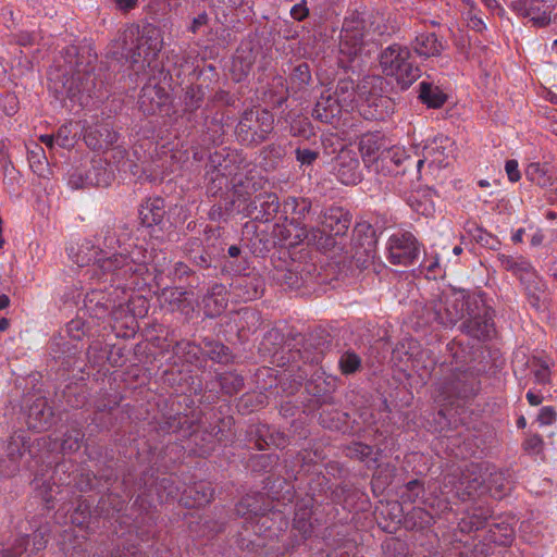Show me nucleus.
Wrapping results in <instances>:
<instances>
[{
  "label": "nucleus",
  "mask_w": 557,
  "mask_h": 557,
  "mask_svg": "<svg viewBox=\"0 0 557 557\" xmlns=\"http://www.w3.org/2000/svg\"><path fill=\"white\" fill-rule=\"evenodd\" d=\"M63 63H55L48 72V87L60 101L69 100L72 108L87 106L92 97H101L102 81L94 73L98 55L91 44L82 40L61 50Z\"/></svg>",
  "instance_id": "f257e3e1"
},
{
  "label": "nucleus",
  "mask_w": 557,
  "mask_h": 557,
  "mask_svg": "<svg viewBox=\"0 0 557 557\" xmlns=\"http://www.w3.org/2000/svg\"><path fill=\"white\" fill-rule=\"evenodd\" d=\"M352 215L343 207L332 206L321 210L318 223L321 227L302 228L295 234V243H306L320 251H329L345 245V239L351 225Z\"/></svg>",
  "instance_id": "f03ea898"
},
{
  "label": "nucleus",
  "mask_w": 557,
  "mask_h": 557,
  "mask_svg": "<svg viewBox=\"0 0 557 557\" xmlns=\"http://www.w3.org/2000/svg\"><path fill=\"white\" fill-rule=\"evenodd\" d=\"M50 479L53 480V485L72 486L76 492L83 494L109 491L117 476L112 469L95 473L73 460H62L55 463Z\"/></svg>",
  "instance_id": "7ed1b4c3"
},
{
  "label": "nucleus",
  "mask_w": 557,
  "mask_h": 557,
  "mask_svg": "<svg viewBox=\"0 0 557 557\" xmlns=\"http://www.w3.org/2000/svg\"><path fill=\"white\" fill-rule=\"evenodd\" d=\"M150 255L143 247H135L128 253H114L98 261L103 275L109 276L112 284L119 287L134 276L144 277L148 273Z\"/></svg>",
  "instance_id": "20e7f679"
},
{
  "label": "nucleus",
  "mask_w": 557,
  "mask_h": 557,
  "mask_svg": "<svg viewBox=\"0 0 557 557\" xmlns=\"http://www.w3.org/2000/svg\"><path fill=\"white\" fill-rule=\"evenodd\" d=\"M111 285L114 286L112 283ZM125 284L121 287L115 284L112 292L92 289L85 296V308L97 319L106 318L115 309L121 308L124 304L127 305L128 310L132 311L133 314H145L148 309L147 299L143 296H132L128 299H125L124 297H121V295H125Z\"/></svg>",
  "instance_id": "39448f33"
},
{
  "label": "nucleus",
  "mask_w": 557,
  "mask_h": 557,
  "mask_svg": "<svg viewBox=\"0 0 557 557\" xmlns=\"http://www.w3.org/2000/svg\"><path fill=\"white\" fill-rule=\"evenodd\" d=\"M387 82L380 75H366L360 79L359 102L361 116L369 121H384L393 111V101L385 95Z\"/></svg>",
  "instance_id": "423d86ee"
},
{
  "label": "nucleus",
  "mask_w": 557,
  "mask_h": 557,
  "mask_svg": "<svg viewBox=\"0 0 557 557\" xmlns=\"http://www.w3.org/2000/svg\"><path fill=\"white\" fill-rule=\"evenodd\" d=\"M124 502L113 494L102 495L97 506L92 509V504L83 495H77L75 498V506H67L62 503L60 509L70 513V521L75 527L86 530L90 523L97 521L101 517H110L114 511L119 512L123 508Z\"/></svg>",
  "instance_id": "0eeeda50"
},
{
  "label": "nucleus",
  "mask_w": 557,
  "mask_h": 557,
  "mask_svg": "<svg viewBox=\"0 0 557 557\" xmlns=\"http://www.w3.org/2000/svg\"><path fill=\"white\" fill-rule=\"evenodd\" d=\"M380 66L386 76L395 78L400 89H408L418 79V66L407 47L394 44L380 53Z\"/></svg>",
  "instance_id": "6e6552de"
},
{
  "label": "nucleus",
  "mask_w": 557,
  "mask_h": 557,
  "mask_svg": "<svg viewBox=\"0 0 557 557\" xmlns=\"http://www.w3.org/2000/svg\"><path fill=\"white\" fill-rule=\"evenodd\" d=\"M274 129V116L265 109H247L235 127L237 141L243 146L256 148L264 143Z\"/></svg>",
  "instance_id": "1a4fd4ad"
},
{
  "label": "nucleus",
  "mask_w": 557,
  "mask_h": 557,
  "mask_svg": "<svg viewBox=\"0 0 557 557\" xmlns=\"http://www.w3.org/2000/svg\"><path fill=\"white\" fill-rule=\"evenodd\" d=\"M486 478L479 463H470L465 469H456L444 478L445 487L461 500L479 495L485 490Z\"/></svg>",
  "instance_id": "9d476101"
},
{
  "label": "nucleus",
  "mask_w": 557,
  "mask_h": 557,
  "mask_svg": "<svg viewBox=\"0 0 557 557\" xmlns=\"http://www.w3.org/2000/svg\"><path fill=\"white\" fill-rule=\"evenodd\" d=\"M370 27H366V21L360 17L345 18L341 32L339 51L347 55L349 60H354L360 53L361 47L367 37L371 35Z\"/></svg>",
  "instance_id": "9b49d317"
},
{
  "label": "nucleus",
  "mask_w": 557,
  "mask_h": 557,
  "mask_svg": "<svg viewBox=\"0 0 557 557\" xmlns=\"http://www.w3.org/2000/svg\"><path fill=\"white\" fill-rule=\"evenodd\" d=\"M172 96L159 84H146L138 96V110L145 116L170 115L172 110Z\"/></svg>",
  "instance_id": "f8f14e48"
},
{
  "label": "nucleus",
  "mask_w": 557,
  "mask_h": 557,
  "mask_svg": "<svg viewBox=\"0 0 557 557\" xmlns=\"http://www.w3.org/2000/svg\"><path fill=\"white\" fill-rule=\"evenodd\" d=\"M470 307V298L465 295L456 299L451 307H446L441 299L434 300L431 306L423 309V318L426 322L436 321L444 326L455 325L467 315V308Z\"/></svg>",
  "instance_id": "ddd939ff"
},
{
  "label": "nucleus",
  "mask_w": 557,
  "mask_h": 557,
  "mask_svg": "<svg viewBox=\"0 0 557 557\" xmlns=\"http://www.w3.org/2000/svg\"><path fill=\"white\" fill-rule=\"evenodd\" d=\"M301 348L298 351L301 354L304 363L319 364L324 355L332 348V336L324 329H315L305 336L299 335Z\"/></svg>",
  "instance_id": "4468645a"
},
{
  "label": "nucleus",
  "mask_w": 557,
  "mask_h": 557,
  "mask_svg": "<svg viewBox=\"0 0 557 557\" xmlns=\"http://www.w3.org/2000/svg\"><path fill=\"white\" fill-rule=\"evenodd\" d=\"M325 373L318 371L311 375L306 383L305 391L311 396L312 408H322L336 405L334 393L336 391V377L325 376Z\"/></svg>",
  "instance_id": "2eb2a0df"
},
{
  "label": "nucleus",
  "mask_w": 557,
  "mask_h": 557,
  "mask_svg": "<svg viewBox=\"0 0 557 557\" xmlns=\"http://www.w3.org/2000/svg\"><path fill=\"white\" fill-rule=\"evenodd\" d=\"M264 287V278L255 270L234 273L230 284L231 292L244 302L260 298Z\"/></svg>",
  "instance_id": "dca6fc26"
},
{
  "label": "nucleus",
  "mask_w": 557,
  "mask_h": 557,
  "mask_svg": "<svg viewBox=\"0 0 557 557\" xmlns=\"http://www.w3.org/2000/svg\"><path fill=\"white\" fill-rule=\"evenodd\" d=\"M377 238L374 228L368 222L357 223L352 231L351 248L354 258L361 263L376 257Z\"/></svg>",
  "instance_id": "f3484780"
},
{
  "label": "nucleus",
  "mask_w": 557,
  "mask_h": 557,
  "mask_svg": "<svg viewBox=\"0 0 557 557\" xmlns=\"http://www.w3.org/2000/svg\"><path fill=\"white\" fill-rule=\"evenodd\" d=\"M49 354L55 363L59 364V370L70 372L75 368L83 370L79 354L81 349L77 344H73L66 337L59 335L54 336L49 343Z\"/></svg>",
  "instance_id": "a211bd4d"
},
{
  "label": "nucleus",
  "mask_w": 557,
  "mask_h": 557,
  "mask_svg": "<svg viewBox=\"0 0 557 557\" xmlns=\"http://www.w3.org/2000/svg\"><path fill=\"white\" fill-rule=\"evenodd\" d=\"M30 444L22 433H14L10 436L4 446V458L0 459V475L13 476L20 470V461L26 450H29Z\"/></svg>",
  "instance_id": "6ab92c4d"
},
{
  "label": "nucleus",
  "mask_w": 557,
  "mask_h": 557,
  "mask_svg": "<svg viewBox=\"0 0 557 557\" xmlns=\"http://www.w3.org/2000/svg\"><path fill=\"white\" fill-rule=\"evenodd\" d=\"M280 200L274 193L258 194L251 199L246 208L245 214L252 221L269 223L280 211Z\"/></svg>",
  "instance_id": "aec40b11"
},
{
  "label": "nucleus",
  "mask_w": 557,
  "mask_h": 557,
  "mask_svg": "<svg viewBox=\"0 0 557 557\" xmlns=\"http://www.w3.org/2000/svg\"><path fill=\"white\" fill-rule=\"evenodd\" d=\"M407 163L412 166L413 160L403 148L388 147V149H383V152H381L379 160H375L372 169L384 176L399 175L405 174V164Z\"/></svg>",
  "instance_id": "412c9836"
},
{
  "label": "nucleus",
  "mask_w": 557,
  "mask_h": 557,
  "mask_svg": "<svg viewBox=\"0 0 557 557\" xmlns=\"http://www.w3.org/2000/svg\"><path fill=\"white\" fill-rule=\"evenodd\" d=\"M312 513L313 498H304L297 502L293 520V532H297L298 534H294L295 539L288 544V547L290 546L292 549L299 546L311 536L313 532V523L311 521Z\"/></svg>",
  "instance_id": "4be33fe9"
},
{
  "label": "nucleus",
  "mask_w": 557,
  "mask_h": 557,
  "mask_svg": "<svg viewBox=\"0 0 557 557\" xmlns=\"http://www.w3.org/2000/svg\"><path fill=\"white\" fill-rule=\"evenodd\" d=\"M389 260L393 264L408 265L417 257L416 237L410 232H398L389 238Z\"/></svg>",
  "instance_id": "5701e85b"
},
{
  "label": "nucleus",
  "mask_w": 557,
  "mask_h": 557,
  "mask_svg": "<svg viewBox=\"0 0 557 557\" xmlns=\"http://www.w3.org/2000/svg\"><path fill=\"white\" fill-rule=\"evenodd\" d=\"M508 5L536 26H546L550 22L553 7L549 0H516Z\"/></svg>",
  "instance_id": "b1692460"
},
{
  "label": "nucleus",
  "mask_w": 557,
  "mask_h": 557,
  "mask_svg": "<svg viewBox=\"0 0 557 557\" xmlns=\"http://www.w3.org/2000/svg\"><path fill=\"white\" fill-rule=\"evenodd\" d=\"M282 212L285 221H289V225L295 226L296 234H300L302 228H307L306 221L310 220L315 208L309 198L288 197L283 202Z\"/></svg>",
  "instance_id": "393cba45"
},
{
  "label": "nucleus",
  "mask_w": 557,
  "mask_h": 557,
  "mask_svg": "<svg viewBox=\"0 0 557 557\" xmlns=\"http://www.w3.org/2000/svg\"><path fill=\"white\" fill-rule=\"evenodd\" d=\"M57 422V416L46 397H37L27 408L26 424L29 430L42 432Z\"/></svg>",
  "instance_id": "a878e982"
},
{
  "label": "nucleus",
  "mask_w": 557,
  "mask_h": 557,
  "mask_svg": "<svg viewBox=\"0 0 557 557\" xmlns=\"http://www.w3.org/2000/svg\"><path fill=\"white\" fill-rule=\"evenodd\" d=\"M119 138L113 125L108 121H100L85 128L84 140L88 148L103 151L113 146Z\"/></svg>",
  "instance_id": "bb28decb"
},
{
  "label": "nucleus",
  "mask_w": 557,
  "mask_h": 557,
  "mask_svg": "<svg viewBox=\"0 0 557 557\" xmlns=\"http://www.w3.org/2000/svg\"><path fill=\"white\" fill-rule=\"evenodd\" d=\"M259 48L252 41H243L233 57L231 75L233 81L243 82L252 71Z\"/></svg>",
  "instance_id": "cd10ccee"
},
{
  "label": "nucleus",
  "mask_w": 557,
  "mask_h": 557,
  "mask_svg": "<svg viewBox=\"0 0 557 557\" xmlns=\"http://www.w3.org/2000/svg\"><path fill=\"white\" fill-rule=\"evenodd\" d=\"M138 215L144 227L153 228L158 226L162 231L168 221L164 198L160 196L146 198L138 208Z\"/></svg>",
  "instance_id": "c85d7f7f"
},
{
  "label": "nucleus",
  "mask_w": 557,
  "mask_h": 557,
  "mask_svg": "<svg viewBox=\"0 0 557 557\" xmlns=\"http://www.w3.org/2000/svg\"><path fill=\"white\" fill-rule=\"evenodd\" d=\"M160 297L172 311H177L187 319L193 317L196 300L191 289L177 286L164 287L161 290Z\"/></svg>",
  "instance_id": "c756f323"
},
{
  "label": "nucleus",
  "mask_w": 557,
  "mask_h": 557,
  "mask_svg": "<svg viewBox=\"0 0 557 557\" xmlns=\"http://www.w3.org/2000/svg\"><path fill=\"white\" fill-rule=\"evenodd\" d=\"M337 178L345 185H356L361 180L360 163L355 152L342 149L335 160Z\"/></svg>",
  "instance_id": "7c9ffc66"
},
{
  "label": "nucleus",
  "mask_w": 557,
  "mask_h": 557,
  "mask_svg": "<svg viewBox=\"0 0 557 557\" xmlns=\"http://www.w3.org/2000/svg\"><path fill=\"white\" fill-rule=\"evenodd\" d=\"M270 518L268 516L260 517L257 522H245L244 532H239L236 543L243 550L258 553L265 546L263 537L260 536L259 531L262 528L270 529Z\"/></svg>",
  "instance_id": "2f4dec72"
},
{
  "label": "nucleus",
  "mask_w": 557,
  "mask_h": 557,
  "mask_svg": "<svg viewBox=\"0 0 557 557\" xmlns=\"http://www.w3.org/2000/svg\"><path fill=\"white\" fill-rule=\"evenodd\" d=\"M194 425L195 421L189 419L187 414H163L156 420L154 430L161 436L168 434H181L182 437H188L194 432Z\"/></svg>",
  "instance_id": "473e14b6"
},
{
  "label": "nucleus",
  "mask_w": 557,
  "mask_h": 557,
  "mask_svg": "<svg viewBox=\"0 0 557 557\" xmlns=\"http://www.w3.org/2000/svg\"><path fill=\"white\" fill-rule=\"evenodd\" d=\"M244 161L245 159L240 151L222 148L209 154L205 169L230 176Z\"/></svg>",
  "instance_id": "72a5a7b5"
},
{
  "label": "nucleus",
  "mask_w": 557,
  "mask_h": 557,
  "mask_svg": "<svg viewBox=\"0 0 557 557\" xmlns=\"http://www.w3.org/2000/svg\"><path fill=\"white\" fill-rule=\"evenodd\" d=\"M273 236L265 231L256 232L255 236L249 239L250 251L258 257H264L276 246L275 237L281 240H287L292 237L289 228L281 227L275 224L273 227Z\"/></svg>",
  "instance_id": "f704fd0d"
},
{
  "label": "nucleus",
  "mask_w": 557,
  "mask_h": 557,
  "mask_svg": "<svg viewBox=\"0 0 557 557\" xmlns=\"http://www.w3.org/2000/svg\"><path fill=\"white\" fill-rule=\"evenodd\" d=\"M344 110L345 108L326 90L317 100L312 110V117L325 124H334L339 121Z\"/></svg>",
  "instance_id": "c9c22d12"
},
{
  "label": "nucleus",
  "mask_w": 557,
  "mask_h": 557,
  "mask_svg": "<svg viewBox=\"0 0 557 557\" xmlns=\"http://www.w3.org/2000/svg\"><path fill=\"white\" fill-rule=\"evenodd\" d=\"M388 145L385 136L380 132L363 134L359 140V151L363 162L372 168L383 149H388Z\"/></svg>",
  "instance_id": "e433bc0d"
},
{
  "label": "nucleus",
  "mask_w": 557,
  "mask_h": 557,
  "mask_svg": "<svg viewBox=\"0 0 557 557\" xmlns=\"http://www.w3.org/2000/svg\"><path fill=\"white\" fill-rule=\"evenodd\" d=\"M227 288L222 283H214L202 296L203 313L207 318L219 317L227 307Z\"/></svg>",
  "instance_id": "4c0bfd02"
},
{
  "label": "nucleus",
  "mask_w": 557,
  "mask_h": 557,
  "mask_svg": "<svg viewBox=\"0 0 557 557\" xmlns=\"http://www.w3.org/2000/svg\"><path fill=\"white\" fill-rule=\"evenodd\" d=\"M449 145V138L444 135H437L432 140H428L423 146V159H420V169L425 161H429L430 165L446 166L448 164L447 148Z\"/></svg>",
  "instance_id": "58836bf2"
},
{
  "label": "nucleus",
  "mask_w": 557,
  "mask_h": 557,
  "mask_svg": "<svg viewBox=\"0 0 557 557\" xmlns=\"http://www.w3.org/2000/svg\"><path fill=\"white\" fill-rule=\"evenodd\" d=\"M461 330L476 339L490 338L493 332L492 319L486 313L481 315L480 313L474 314L470 307L467 308V315L461 324Z\"/></svg>",
  "instance_id": "ea45409f"
},
{
  "label": "nucleus",
  "mask_w": 557,
  "mask_h": 557,
  "mask_svg": "<svg viewBox=\"0 0 557 557\" xmlns=\"http://www.w3.org/2000/svg\"><path fill=\"white\" fill-rule=\"evenodd\" d=\"M206 100V88L200 84H190L183 89L181 97L182 114L191 121L195 113L202 107Z\"/></svg>",
  "instance_id": "a19ab883"
},
{
  "label": "nucleus",
  "mask_w": 557,
  "mask_h": 557,
  "mask_svg": "<svg viewBox=\"0 0 557 557\" xmlns=\"http://www.w3.org/2000/svg\"><path fill=\"white\" fill-rule=\"evenodd\" d=\"M359 86L355 84L351 77H343L337 81L335 90L331 94L346 111L354 108L355 102H359Z\"/></svg>",
  "instance_id": "79ce46f5"
},
{
  "label": "nucleus",
  "mask_w": 557,
  "mask_h": 557,
  "mask_svg": "<svg viewBox=\"0 0 557 557\" xmlns=\"http://www.w3.org/2000/svg\"><path fill=\"white\" fill-rule=\"evenodd\" d=\"M203 358L215 363L227 366L234 361V354L231 348L220 341L210 337L202 338Z\"/></svg>",
  "instance_id": "37998d69"
},
{
  "label": "nucleus",
  "mask_w": 557,
  "mask_h": 557,
  "mask_svg": "<svg viewBox=\"0 0 557 557\" xmlns=\"http://www.w3.org/2000/svg\"><path fill=\"white\" fill-rule=\"evenodd\" d=\"M525 177L533 184L549 190L557 189V180L547 163L533 162L525 169Z\"/></svg>",
  "instance_id": "c03bdc74"
},
{
  "label": "nucleus",
  "mask_w": 557,
  "mask_h": 557,
  "mask_svg": "<svg viewBox=\"0 0 557 557\" xmlns=\"http://www.w3.org/2000/svg\"><path fill=\"white\" fill-rule=\"evenodd\" d=\"M231 183L234 195L244 201H247L251 195L261 188L260 183L256 180V175L251 171L247 173H235Z\"/></svg>",
  "instance_id": "a18cd8bd"
},
{
  "label": "nucleus",
  "mask_w": 557,
  "mask_h": 557,
  "mask_svg": "<svg viewBox=\"0 0 557 557\" xmlns=\"http://www.w3.org/2000/svg\"><path fill=\"white\" fill-rule=\"evenodd\" d=\"M172 350L176 357L196 367L202 366L205 362L202 342L196 344L195 342L183 339L176 342Z\"/></svg>",
  "instance_id": "49530a36"
},
{
  "label": "nucleus",
  "mask_w": 557,
  "mask_h": 557,
  "mask_svg": "<svg viewBox=\"0 0 557 557\" xmlns=\"http://www.w3.org/2000/svg\"><path fill=\"white\" fill-rule=\"evenodd\" d=\"M448 100V95L431 82H420V103L428 109H441Z\"/></svg>",
  "instance_id": "de8ad7c7"
},
{
  "label": "nucleus",
  "mask_w": 557,
  "mask_h": 557,
  "mask_svg": "<svg viewBox=\"0 0 557 557\" xmlns=\"http://www.w3.org/2000/svg\"><path fill=\"white\" fill-rule=\"evenodd\" d=\"M36 495L41 498L45 507L50 510L53 509L57 503L60 500L57 498L58 494H61L58 485L51 484L49 480L39 478L37 474L30 482Z\"/></svg>",
  "instance_id": "09e8293b"
},
{
  "label": "nucleus",
  "mask_w": 557,
  "mask_h": 557,
  "mask_svg": "<svg viewBox=\"0 0 557 557\" xmlns=\"http://www.w3.org/2000/svg\"><path fill=\"white\" fill-rule=\"evenodd\" d=\"M47 545L46 533L41 530L35 531L32 535H25L16 540L13 557H20L24 552L35 554Z\"/></svg>",
  "instance_id": "8fccbe9b"
},
{
  "label": "nucleus",
  "mask_w": 557,
  "mask_h": 557,
  "mask_svg": "<svg viewBox=\"0 0 557 557\" xmlns=\"http://www.w3.org/2000/svg\"><path fill=\"white\" fill-rule=\"evenodd\" d=\"M55 397L64 410L82 408L86 404L83 386L78 384L66 385L61 392L55 393Z\"/></svg>",
  "instance_id": "3c124183"
},
{
  "label": "nucleus",
  "mask_w": 557,
  "mask_h": 557,
  "mask_svg": "<svg viewBox=\"0 0 557 557\" xmlns=\"http://www.w3.org/2000/svg\"><path fill=\"white\" fill-rule=\"evenodd\" d=\"M274 358L277 367L286 368L292 373L299 372L298 377L305 379L308 375L299 362L302 358L298 349L289 348L287 351H278V355Z\"/></svg>",
  "instance_id": "603ef678"
},
{
  "label": "nucleus",
  "mask_w": 557,
  "mask_h": 557,
  "mask_svg": "<svg viewBox=\"0 0 557 557\" xmlns=\"http://www.w3.org/2000/svg\"><path fill=\"white\" fill-rule=\"evenodd\" d=\"M312 82L311 69L307 62L295 65L288 76L289 87L294 92L305 90Z\"/></svg>",
  "instance_id": "864d4df0"
},
{
  "label": "nucleus",
  "mask_w": 557,
  "mask_h": 557,
  "mask_svg": "<svg viewBox=\"0 0 557 557\" xmlns=\"http://www.w3.org/2000/svg\"><path fill=\"white\" fill-rule=\"evenodd\" d=\"M320 409L319 423L322 428L339 431L346 425L348 413L342 412L336 408L330 409L322 407Z\"/></svg>",
  "instance_id": "5fc2aeb1"
},
{
  "label": "nucleus",
  "mask_w": 557,
  "mask_h": 557,
  "mask_svg": "<svg viewBox=\"0 0 557 557\" xmlns=\"http://www.w3.org/2000/svg\"><path fill=\"white\" fill-rule=\"evenodd\" d=\"M498 260L505 270L519 275L521 280L533 274L532 265L523 257L499 255Z\"/></svg>",
  "instance_id": "6e6d98bb"
},
{
  "label": "nucleus",
  "mask_w": 557,
  "mask_h": 557,
  "mask_svg": "<svg viewBox=\"0 0 557 557\" xmlns=\"http://www.w3.org/2000/svg\"><path fill=\"white\" fill-rule=\"evenodd\" d=\"M227 256L230 261H225L221 268L222 273H239L245 272L249 269V262L247 256L243 255V250L237 245H232L227 249Z\"/></svg>",
  "instance_id": "4d7b16f0"
},
{
  "label": "nucleus",
  "mask_w": 557,
  "mask_h": 557,
  "mask_svg": "<svg viewBox=\"0 0 557 557\" xmlns=\"http://www.w3.org/2000/svg\"><path fill=\"white\" fill-rule=\"evenodd\" d=\"M284 344V334L281 330L273 327L269 330L259 345V352L262 356L276 357L280 348Z\"/></svg>",
  "instance_id": "13d9d810"
},
{
  "label": "nucleus",
  "mask_w": 557,
  "mask_h": 557,
  "mask_svg": "<svg viewBox=\"0 0 557 557\" xmlns=\"http://www.w3.org/2000/svg\"><path fill=\"white\" fill-rule=\"evenodd\" d=\"M343 453L349 459L367 463L370 461L373 463L377 462V458L373 457V447L362 442H352L349 445H346L343 449Z\"/></svg>",
  "instance_id": "bf43d9fd"
},
{
  "label": "nucleus",
  "mask_w": 557,
  "mask_h": 557,
  "mask_svg": "<svg viewBox=\"0 0 557 557\" xmlns=\"http://www.w3.org/2000/svg\"><path fill=\"white\" fill-rule=\"evenodd\" d=\"M286 156V147L278 143H271L260 150V158L267 169H276Z\"/></svg>",
  "instance_id": "052dcab7"
},
{
  "label": "nucleus",
  "mask_w": 557,
  "mask_h": 557,
  "mask_svg": "<svg viewBox=\"0 0 557 557\" xmlns=\"http://www.w3.org/2000/svg\"><path fill=\"white\" fill-rule=\"evenodd\" d=\"M278 459L276 454L253 455L248 459L247 467L255 473L264 474L277 466Z\"/></svg>",
  "instance_id": "680f3d73"
},
{
  "label": "nucleus",
  "mask_w": 557,
  "mask_h": 557,
  "mask_svg": "<svg viewBox=\"0 0 557 557\" xmlns=\"http://www.w3.org/2000/svg\"><path fill=\"white\" fill-rule=\"evenodd\" d=\"M487 488L494 497L503 498L511 491L512 483L504 471H495L490 474Z\"/></svg>",
  "instance_id": "e2e57ef3"
},
{
  "label": "nucleus",
  "mask_w": 557,
  "mask_h": 557,
  "mask_svg": "<svg viewBox=\"0 0 557 557\" xmlns=\"http://www.w3.org/2000/svg\"><path fill=\"white\" fill-rule=\"evenodd\" d=\"M84 437L85 433L79 425H71L62 436L60 445L61 450L67 454L77 451L81 448Z\"/></svg>",
  "instance_id": "0e129e2a"
},
{
  "label": "nucleus",
  "mask_w": 557,
  "mask_h": 557,
  "mask_svg": "<svg viewBox=\"0 0 557 557\" xmlns=\"http://www.w3.org/2000/svg\"><path fill=\"white\" fill-rule=\"evenodd\" d=\"M228 176L216 173L210 169H205V181L207 195L209 197L222 196L224 188L227 187Z\"/></svg>",
  "instance_id": "69168bd1"
},
{
  "label": "nucleus",
  "mask_w": 557,
  "mask_h": 557,
  "mask_svg": "<svg viewBox=\"0 0 557 557\" xmlns=\"http://www.w3.org/2000/svg\"><path fill=\"white\" fill-rule=\"evenodd\" d=\"M260 506L258 505V502L252 496H245L243 497L235 507V512L239 517L246 518V522H257V520L260 518L259 511ZM263 515H261L262 517Z\"/></svg>",
  "instance_id": "338daca9"
},
{
  "label": "nucleus",
  "mask_w": 557,
  "mask_h": 557,
  "mask_svg": "<svg viewBox=\"0 0 557 557\" xmlns=\"http://www.w3.org/2000/svg\"><path fill=\"white\" fill-rule=\"evenodd\" d=\"M218 381L223 394L232 396L244 388V377L235 372H224L219 374Z\"/></svg>",
  "instance_id": "774afa93"
}]
</instances>
